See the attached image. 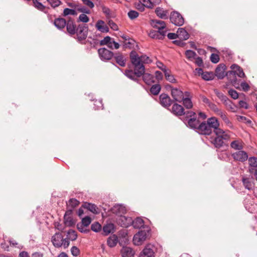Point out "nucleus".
Instances as JSON below:
<instances>
[{
    "mask_svg": "<svg viewBox=\"0 0 257 257\" xmlns=\"http://www.w3.org/2000/svg\"><path fill=\"white\" fill-rule=\"evenodd\" d=\"M237 119L239 121L243 122L246 124H250L251 123V121L250 119L241 115H237Z\"/></svg>",
    "mask_w": 257,
    "mask_h": 257,
    "instance_id": "54",
    "label": "nucleus"
},
{
    "mask_svg": "<svg viewBox=\"0 0 257 257\" xmlns=\"http://www.w3.org/2000/svg\"><path fill=\"white\" fill-rule=\"evenodd\" d=\"M172 104H173L172 108L169 109L171 112V113L177 116L183 115H184L183 117L186 116L187 111H185L184 108L182 105L178 104L175 101L173 102Z\"/></svg>",
    "mask_w": 257,
    "mask_h": 257,
    "instance_id": "11",
    "label": "nucleus"
},
{
    "mask_svg": "<svg viewBox=\"0 0 257 257\" xmlns=\"http://www.w3.org/2000/svg\"><path fill=\"white\" fill-rule=\"evenodd\" d=\"M151 25L156 29L159 28H160L161 29H165L166 27V25L164 21L158 20H151Z\"/></svg>",
    "mask_w": 257,
    "mask_h": 257,
    "instance_id": "28",
    "label": "nucleus"
},
{
    "mask_svg": "<svg viewBox=\"0 0 257 257\" xmlns=\"http://www.w3.org/2000/svg\"><path fill=\"white\" fill-rule=\"evenodd\" d=\"M77 10L73 9L65 8L61 15L62 17H66L68 15L76 16L77 15Z\"/></svg>",
    "mask_w": 257,
    "mask_h": 257,
    "instance_id": "36",
    "label": "nucleus"
},
{
    "mask_svg": "<svg viewBox=\"0 0 257 257\" xmlns=\"http://www.w3.org/2000/svg\"><path fill=\"white\" fill-rule=\"evenodd\" d=\"M91 222V218L87 216L82 219L81 224H83L84 226L87 227L90 224Z\"/></svg>",
    "mask_w": 257,
    "mask_h": 257,
    "instance_id": "51",
    "label": "nucleus"
},
{
    "mask_svg": "<svg viewBox=\"0 0 257 257\" xmlns=\"http://www.w3.org/2000/svg\"><path fill=\"white\" fill-rule=\"evenodd\" d=\"M214 73L213 72H204L202 78L206 81L212 80L214 78Z\"/></svg>",
    "mask_w": 257,
    "mask_h": 257,
    "instance_id": "40",
    "label": "nucleus"
},
{
    "mask_svg": "<svg viewBox=\"0 0 257 257\" xmlns=\"http://www.w3.org/2000/svg\"><path fill=\"white\" fill-rule=\"evenodd\" d=\"M80 204V202L75 198H70L66 203V207L74 209Z\"/></svg>",
    "mask_w": 257,
    "mask_h": 257,
    "instance_id": "31",
    "label": "nucleus"
},
{
    "mask_svg": "<svg viewBox=\"0 0 257 257\" xmlns=\"http://www.w3.org/2000/svg\"><path fill=\"white\" fill-rule=\"evenodd\" d=\"M142 76H143V81L147 85H150L151 83L155 82L154 80V76L150 73H145V71Z\"/></svg>",
    "mask_w": 257,
    "mask_h": 257,
    "instance_id": "29",
    "label": "nucleus"
},
{
    "mask_svg": "<svg viewBox=\"0 0 257 257\" xmlns=\"http://www.w3.org/2000/svg\"><path fill=\"white\" fill-rule=\"evenodd\" d=\"M112 211L113 213L116 214L119 216L121 214L124 213L126 212V210L122 205H116L113 206Z\"/></svg>",
    "mask_w": 257,
    "mask_h": 257,
    "instance_id": "30",
    "label": "nucleus"
},
{
    "mask_svg": "<svg viewBox=\"0 0 257 257\" xmlns=\"http://www.w3.org/2000/svg\"><path fill=\"white\" fill-rule=\"evenodd\" d=\"M89 28L86 24H78L77 25L74 20L73 22L69 23L67 27V34L73 37L77 42L82 43L88 35Z\"/></svg>",
    "mask_w": 257,
    "mask_h": 257,
    "instance_id": "2",
    "label": "nucleus"
},
{
    "mask_svg": "<svg viewBox=\"0 0 257 257\" xmlns=\"http://www.w3.org/2000/svg\"><path fill=\"white\" fill-rule=\"evenodd\" d=\"M95 28L97 30L101 33H107L109 32V28L101 20H98L95 24Z\"/></svg>",
    "mask_w": 257,
    "mask_h": 257,
    "instance_id": "21",
    "label": "nucleus"
},
{
    "mask_svg": "<svg viewBox=\"0 0 257 257\" xmlns=\"http://www.w3.org/2000/svg\"><path fill=\"white\" fill-rule=\"evenodd\" d=\"M137 56L139 58V60L140 61L141 64H144L143 63H150L152 62V61L150 58L146 55H142L140 57L137 53Z\"/></svg>",
    "mask_w": 257,
    "mask_h": 257,
    "instance_id": "44",
    "label": "nucleus"
},
{
    "mask_svg": "<svg viewBox=\"0 0 257 257\" xmlns=\"http://www.w3.org/2000/svg\"><path fill=\"white\" fill-rule=\"evenodd\" d=\"M116 63L121 67H124L126 64V59L124 56L120 53H114L113 57Z\"/></svg>",
    "mask_w": 257,
    "mask_h": 257,
    "instance_id": "22",
    "label": "nucleus"
},
{
    "mask_svg": "<svg viewBox=\"0 0 257 257\" xmlns=\"http://www.w3.org/2000/svg\"><path fill=\"white\" fill-rule=\"evenodd\" d=\"M94 105L96 109H99L103 108L102 100H97L94 101Z\"/></svg>",
    "mask_w": 257,
    "mask_h": 257,
    "instance_id": "60",
    "label": "nucleus"
},
{
    "mask_svg": "<svg viewBox=\"0 0 257 257\" xmlns=\"http://www.w3.org/2000/svg\"><path fill=\"white\" fill-rule=\"evenodd\" d=\"M64 223L66 225L71 227L74 225V221L71 216L64 217Z\"/></svg>",
    "mask_w": 257,
    "mask_h": 257,
    "instance_id": "48",
    "label": "nucleus"
},
{
    "mask_svg": "<svg viewBox=\"0 0 257 257\" xmlns=\"http://www.w3.org/2000/svg\"><path fill=\"white\" fill-rule=\"evenodd\" d=\"M77 11L79 12L82 13V14L86 15L90 14V11L85 6L78 7L77 9Z\"/></svg>",
    "mask_w": 257,
    "mask_h": 257,
    "instance_id": "52",
    "label": "nucleus"
},
{
    "mask_svg": "<svg viewBox=\"0 0 257 257\" xmlns=\"http://www.w3.org/2000/svg\"><path fill=\"white\" fill-rule=\"evenodd\" d=\"M118 242V237L115 234L110 235L107 240V244L111 248L115 246Z\"/></svg>",
    "mask_w": 257,
    "mask_h": 257,
    "instance_id": "26",
    "label": "nucleus"
},
{
    "mask_svg": "<svg viewBox=\"0 0 257 257\" xmlns=\"http://www.w3.org/2000/svg\"><path fill=\"white\" fill-rule=\"evenodd\" d=\"M223 133L220 135H216V137L212 141V143L216 148L220 149L226 146L225 141H227L230 139V136L226 134L223 130Z\"/></svg>",
    "mask_w": 257,
    "mask_h": 257,
    "instance_id": "6",
    "label": "nucleus"
},
{
    "mask_svg": "<svg viewBox=\"0 0 257 257\" xmlns=\"http://www.w3.org/2000/svg\"><path fill=\"white\" fill-rule=\"evenodd\" d=\"M91 229L95 232H98L101 229V225L98 222H95L91 225Z\"/></svg>",
    "mask_w": 257,
    "mask_h": 257,
    "instance_id": "47",
    "label": "nucleus"
},
{
    "mask_svg": "<svg viewBox=\"0 0 257 257\" xmlns=\"http://www.w3.org/2000/svg\"><path fill=\"white\" fill-rule=\"evenodd\" d=\"M67 236H68L67 238L72 241L75 240L77 239V236H78L77 232L73 229H69L67 231Z\"/></svg>",
    "mask_w": 257,
    "mask_h": 257,
    "instance_id": "41",
    "label": "nucleus"
},
{
    "mask_svg": "<svg viewBox=\"0 0 257 257\" xmlns=\"http://www.w3.org/2000/svg\"><path fill=\"white\" fill-rule=\"evenodd\" d=\"M228 93L230 97L234 99H236L238 97V94L237 92L233 89H230L228 90Z\"/></svg>",
    "mask_w": 257,
    "mask_h": 257,
    "instance_id": "55",
    "label": "nucleus"
},
{
    "mask_svg": "<svg viewBox=\"0 0 257 257\" xmlns=\"http://www.w3.org/2000/svg\"><path fill=\"white\" fill-rule=\"evenodd\" d=\"M139 13L135 10H130L127 13V16L131 20H134L138 17Z\"/></svg>",
    "mask_w": 257,
    "mask_h": 257,
    "instance_id": "49",
    "label": "nucleus"
},
{
    "mask_svg": "<svg viewBox=\"0 0 257 257\" xmlns=\"http://www.w3.org/2000/svg\"><path fill=\"white\" fill-rule=\"evenodd\" d=\"M226 66L224 64H219L215 69L214 76H216L219 79H222L226 76Z\"/></svg>",
    "mask_w": 257,
    "mask_h": 257,
    "instance_id": "18",
    "label": "nucleus"
},
{
    "mask_svg": "<svg viewBox=\"0 0 257 257\" xmlns=\"http://www.w3.org/2000/svg\"><path fill=\"white\" fill-rule=\"evenodd\" d=\"M122 257H133L135 254L134 250L130 247L123 246L120 250Z\"/></svg>",
    "mask_w": 257,
    "mask_h": 257,
    "instance_id": "24",
    "label": "nucleus"
},
{
    "mask_svg": "<svg viewBox=\"0 0 257 257\" xmlns=\"http://www.w3.org/2000/svg\"><path fill=\"white\" fill-rule=\"evenodd\" d=\"M171 95L173 98L174 102H178L179 103L182 102L184 97L183 91L176 88H172Z\"/></svg>",
    "mask_w": 257,
    "mask_h": 257,
    "instance_id": "16",
    "label": "nucleus"
},
{
    "mask_svg": "<svg viewBox=\"0 0 257 257\" xmlns=\"http://www.w3.org/2000/svg\"><path fill=\"white\" fill-rule=\"evenodd\" d=\"M135 42H136L134 39L130 38L128 41L124 44V46L125 48L128 47L130 48H132L134 47Z\"/></svg>",
    "mask_w": 257,
    "mask_h": 257,
    "instance_id": "64",
    "label": "nucleus"
},
{
    "mask_svg": "<svg viewBox=\"0 0 257 257\" xmlns=\"http://www.w3.org/2000/svg\"><path fill=\"white\" fill-rule=\"evenodd\" d=\"M63 236L60 232H56L51 238L53 245L55 247H60L63 245Z\"/></svg>",
    "mask_w": 257,
    "mask_h": 257,
    "instance_id": "17",
    "label": "nucleus"
},
{
    "mask_svg": "<svg viewBox=\"0 0 257 257\" xmlns=\"http://www.w3.org/2000/svg\"><path fill=\"white\" fill-rule=\"evenodd\" d=\"M132 225L135 228H141L144 226V221L141 217H137L134 220H133Z\"/></svg>",
    "mask_w": 257,
    "mask_h": 257,
    "instance_id": "34",
    "label": "nucleus"
},
{
    "mask_svg": "<svg viewBox=\"0 0 257 257\" xmlns=\"http://www.w3.org/2000/svg\"><path fill=\"white\" fill-rule=\"evenodd\" d=\"M112 39L110 37L107 36L105 37L103 40H101L99 44L101 46L107 45L108 48L113 49V47L112 45Z\"/></svg>",
    "mask_w": 257,
    "mask_h": 257,
    "instance_id": "33",
    "label": "nucleus"
},
{
    "mask_svg": "<svg viewBox=\"0 0 257 257\" xmlns=\"http://www.w3.org/2000/svg\"><path fill=\"white\" fill-rule=\"evenodd\" d=\"M230 146L232 148H233L235 150H240L242 149V147L240 145H239L237 141H234L232 142L230 144Z\"/></svg>",
    "mask_w": 257,
    "mask_h": 257,
    "instance_id": "61",
    "label": "nucleus"
},
{
    "mask_svg": "<svg viewBox=\"0 0 257 257\" xmlns=\"http://www.w3.org/2000/svg\"><path fill=\"white\" fill-rule=\"evenodd\" d=\"M161 89V86L159 84L153 85L150 88L151 93L154 95H157Z\"/></svg>",
    "mask_w": 257,
    "mask_h": 257,
    "instance_id": "38",
    "label": "nucleus"
},
{
    "mask_svg": "<svg viewBox=\"0 0 257 257\" xmlns=\"http://www.w3.org/2000/svg\"><path fill=\"white\" fill-rule=\"evenodd\" d=\"M207 125L210 127V130L215 133V135H220L223 133L222 129L219 127V122L217 118L215 117H211L207 119L206 121Z\"/></svg>",
    "mask_w": 257,
    "mask_h": 257,
    "instance_id": "8",
    "label": "nucleus"
},
{
    "mask_svg": "<svg viewBox=\"0 0 257 257\" xmlns=\"http://www.w3.org/2000/svg\"><path fill=\"white\" fill-rule=\"evenodd\" d=\"M82 207L95 214H98L100 213V209L94 204L85 202L82 204Z\"/></svg>",
    "mask_w": 257,
    "mask_h": 257,
    "instance_id": "20",
    "label": "nucleus"
},
{
    "mask_svg": "<svg viewBox=\"0 0 257 257\" xmlns=\"http://www.w3.org/2000/svg\"><path fill=\"white\" fill-rule=\"evenodd\" d=\"M232 157L234 160L241 162H244L248 159V155L244 151L239 150L232 154Z\"/></svg>",
    "mask_w": 257,
    "mask_h": 257,
    "instance_id": "19",
    "label": "nucleus"
},
{
    "mask_svg": "<svg viewBox=\"0 0 257 257\" xmlns=\"http://www.w3.org/2000/svg\"><path fill=\"white\" fill-rule=\"evenodd\" d=\"M185 55L186 58L190 60L195 59L197 56L196 52L191 50H186L185 52Z\"/></svg>",
    "mask_w": 257,
    "mask_h": 257,
    "instance_id": "45",
    "label": "nucleus"
},
{
    "mask_svg": "<svg viewBox=\"0 0 257 257\" xmlns=\"http://www.w3.org/2000/svg\"><path fill=\"white\" fill-rule=\"evenodd\" d=\"M171 22L175 26H182L184 24V19L181 14L177 11H174L170 15Z\"/></svg>",
    "mask_w": 257,
    "mask_h": 257,
    "instance_id": "9",
    "label": "nucleus"
},
{
    "mask_svg": "<svg viewBox=\"0 0 257 257\" xmlns=\"http://www.w3.org/2000/svg\"><path fill=\"white\" fill-rule=\"evenodd\" d=\"M89 21V18L85 14H80L76 20L77 23L82 22L83 24H86Z\"/></svg>",
    "mask_w": 257,
    "mask_h": 257,
    "instance_id": "43",
    "label": "nucleus"
},
{
    "mask_svg": "<svg viewBox=\"0 0 257 257\" xmlns=\"http://www.w3.org/2000/svg\"><path fill=\"white\" fill-rule=\"evenodd\" d=\"M101 9L106 18L110 17L111 11L108 8L104 6Z\"/></svg>",
    "mask_w": 257,
    "mask_h": 257,
    "instance_id": "62",
    "label": "nucleus"
},
{
    "mask_svg": "<svg viewBox=\"0 0 257 257\" xmlns=\"http://www.w3.org/2000/svg\"><path fill=\"white\" fill-rule=\"evenodd\" d=\"M71 252L73 256H77L80 254L79 249L76 246H73L71 248Z\"/></svg>",
    "mask_w": 257,
    "mask_h": 257,
    "instance_id": "57",
    "label": "nucleus"
},
{
    "mask_svg": "<svg viewBox=\"0 0 257 257\" xmlns=\"http://www.w3.org/2000/svg\"><path fill=\"white\" fill-rule=\"evenodd\" d=\"M177 33H178V37H180L183 40H186L189 38L190 35L185 28H178Z\"/></svg>",
    "mask_w": 257,
    "mask_h": 257,
    "instance_id": "27",
    "label": "nucleus"
},
{
    "mask_svg": "<svg viewBox=\"0 0 257 257\" xmlns=\"http://www.w3.org/2000/svg\"><path fill=\"white\" fill-rule=\"evenodd\" d=\"M117 224L122 227H128L132 225L133 219L129 216L120 215L117 218Z\"/></svg>",
    "mask_w": 257,
    "mask_h": 257,
    "instance_id": "13",
    "label": "nucleus"
},
{
    "mask_svg": "<svg viewBox=\"0 0 257 257\" xmlns=\"http://www.w3.org/2000/svg\"><path fill=\"white\" fill-rule=\"evenodd\" d=\"M210 59L212 63L216 64L219 62L220 58L218 54L215 53H212L210 57Z\"/></svg>",
    "mask_w": 257,
    "mask_h": 257,
    "instance_id": "50",
    "label": "nucleus"
},
{
    "mask_svg": "<svg viewBox=\"0 0 257 257\" xmlns=\"http://www.w3.org/2000/svg\"><path fill=\"white\" fill-rule=\"evenodd\" d=\"M230 68L231 70L228 71L226 73V76L232 84L235 87V85L237 84L236 75L240 78H243L245 77V74L243 72V69L237 64H232L230 66Z\"/></svg>",
    "mask_w": 257,
    "mask_h": 257,
    "instance_id": "3",
    "label": "nucleus"
},
{
    "mask_svg": "<svg viewBox=\"0 0 257 257\" xmlns=\"http://www.w3.org/2000/svg\"><path fill=\"white\" fill-rule=\"evenodd\" d=\"M159 100L160 104L168 109L174 102L173 99H171L168 94L166 93H162L159 96Z\"/></svg>",
    "mask_w": 257,
    "mask_h": 257,
    "instance_id": "12",
    "label": "nucleus"
},
{
    "mask_svg": "<svg viewBox=\"0 0 257 257\" xmlns=\"http://www.w3.org/2000/svg\"><path fill=\"white\" fill-rule=\"evenodd\" d=\"M158 30L154 31V33L159 34L160 38H162V40L163 39L164 37L166 36V31L164 30V29H161L160 28H157Z\"/></svg>",
    "mask_w": 257,
    "mask_h": 257,
    "instance_id": "59",
    "label": "nucleus"
},
{
    "mask_svg": "<svg viewBox=\"0 0 257 257\" xmlns=\"http://www.w3.org/2000/svg\"><path fill=\"white\" fill-rule=\"evenodd\" d=\"M151 229L148 227H144L135 234L133 237V242L135 245H140L150 235Z\"/></svg>",
    "mask_w": 257,
    "mask_h": 257,
    "instance_id": "5",
    "label": "nucleus"
},
{
    "mask_svg": "<svg viewBox=\"0 0 257 257\" xmlns=\"http://www.w3.org/2000/svg\"><path fill=\"white\" fill-rule=\"evenodd\" d=\"M242 182L245 188L248 190H251L253 187V184L251 181V179L249 178L243 177L242 179Z\"/></svg>",
    "mask_w": 257,
    "mask_h": 257,
    "instance_id": "32",
    "label": "nucleus"
},
{
    "mask_svg": "<svg viewBox=\"0 0 257 257\" xmlns=\"http://www.w3.org/2000/svg\"><path fill=\"white\" fill-rule=\"evenodd\" d=\"M130 59L132 64L128 65L130 68L133 66L134 70L132 69H126L124 71V74L129 79L138 82V78L141 77L145 72V66L140 64V61L137 56V52L132 51L130 53Z\"/></svg>",
    "mask_w": 257,
    "mask_h": 257,
    "instance_id": "1",
    "label": "nucleus"
},
{
    "mask_svg": "<svg viewBox=\"0 0 257 257\" xmlns=\"http://www.w3.org/2000/svg\"><path fill=\"white\" fill-rule=\"evenodd\" d=\"M214 92L216 96L223 102V103L227 101V100L229 99L226 95H224L222 93L220 92L217 89H215L214 90Z\"/></svg>",
    "mask_w": 257,
    "mask_h": 257,
    "instance_id": "42",
    "label": "nucleus"
},
{
    "mask_svg": "<svg viewBox=\"0 0 257 257\" xmlns=\"http://www.w3.org/2000/svg\"><path fill=\"white\" fill-rule=\"evenodd\" d=\"M217 115H219L221 117V118L222 119V120L224 121L225 123H231L229 119L227 117L226 114L223 112L222 111H220Z\"/></svg>",
    "mask_w": 257,
    "mask_h": 257,
    "instance_id": "53",
    "label": "nucleus"
},
{
    "mask_svg": "<svg viewBox=\"0 0 257 257\" xmlns=\"http://www.w3.org/2000/svg\"><path fill=\"white\" fill-rule=\"evenodd\" d=\"M155 13L159 18L162 19L166 20L168 18V11L164 10L162 8L157 7L155 9Z\"/></svg>",
    "mask_w": 257,
    "mask_h": 257,
    "instance_id": "25",
    "label": "nucleus"
},
{
    "mask_svg": "<svg viewBox=\"0 0 257 257\" xmlns=\"http://www.w3.org/2000/svg\"><path fill=\"white\" fill-rule=\"evenodd\" d=\"M98 54L101 60L107 61L111 60L114 55V53L105 48H101L98 50Z\"/></svg>",
    "mask_w": 257,
    "mask_h": 257,
    "instance_id": "10",
    "label": "nucleus"
},
{
    "mask_svg": "<svg viewBox=\"0 0 257 257\" xmlns=\"http://www.w3.org/2000/svg\"><path fill=\"white\" fill-rule=\"evenodd\" d=\"M108 25L113 31H116L118 30V27L117 25L112 20H109L108 22Z\"/></svg>",
    "mask_w": 257,
    "mask_h": 257,
    "instance_id": "63",
    "label": "nucleus"
},
{
    "mask_svg": "<svg viewBox=\"0 0 257 257\" xmlns=\"http://www.w3.org/2000/svg\"><path fill=\"white\" fill-rule=\"evenodd\" d=\"M157 67L161 69L164 73H165V72H167L169 69H168L166 66L161 62L160 61H157Z\"/></svg>",
    "mask_w": 257,
    "mask_h": 257,
    "instance_id": "58",
    "label": "nucleus"
},
{
    "mask_svg": "<svg viewBox=\"0 0 257 257\" xmlns=\"http://www.w3.org/2000/svg\"><path fill=\"white\" fill-rule=\"evenodd\" d=\"M182 119L188 127L197 131L198 130V126L201 123L199 119L197 118L196 113L192 110H187L186 116L183 117Z\"/></svg>",
    "mask_w": 257,
    "mask_h": 257,
    "instance_id": "4",
    "label": "nucleus"
},
{
    "mask_svg": "<svg viewBox=\"0 0 257 257\" xmlns=\"http://www.w3.org/2000/svg\"><path fill=\"white\" fill-rule=\"evenodd\" d=\"M198 127V130L197 132L200 135L209 136L212 133L206 121L201 122Z\"/></svg>",
    "mask_w": 257,
    "mask_h": 257,
    "instance_id": "15",
    "label": "nucleus"
},
{
    "mask_svg": "<svg viewBox=\"0 0 257 257\" xmlns=\"http://www.w3.org/2000/svg\"><path fill=\"white\" fill-rule=\"evenodd\" d=\"M183 104L186 109H191L193 107V103L190 97H184L182 100Z\"/></svg>",
    "mask_w": 257,
    "mask_h": 257,
    "instance_id": "39",
    "label": "nucleus"
},
{
    "mask_svg": "<svg viewBox=\"0 0 257 257\" xmlns=\"http://www.w3.org/2000/svg\"><path fill=\"white\" fill-rule=\"evenodd\" d=\"M115 231V226L112 223H106L102 227V233L103 235H107Z\"/></svg>",
    "mask_w": 257,
    "mask_h": 257,
    "instance_id": "23",
    "label": "nucleus"
},
{
    "mask_svg": "<svg viewBox=\"0 0 257 257\" xmlns=\"http://www.w3.org/2000/svg\"><path fill=\"white\" fill-rule=\"evenodd\" d=\"M250 166L253 167H257V157H251L248 159Z\"/></svg>",
    "mask_w": 257,
    "mask_h": 257,
    "instance_id": "56",
    "label": "nucleus"
},
{
    "mask_svg": "<svg viewBox=\"0 0 257 257\" xmlns=\"http://www.w3.org/2000/svg\"><path fill=\"white\" fill-rule=\"evenodd\" d=\"M154 246L147 244L140 252L139 257H155Z\"/></svg>",
    "mask_w": 257,
    "mask_h": 257,
    "instance_id": "14",
    "label": "nucleus"
},
{
    "mask_svg": "<svg viewBox=\"0 0 257 257\" xmlns=\"http://www.w3.org/2000/svg\"><path fill=\"white\" fill-rule=\"evenodd\" d=\"M47 1L53 9H55L62 4L60 0H47Z\"/></svg>",
    "mask_w": 257,
    "mask_h": 257,
    "instance_id": "46",
    "label": "nucleus"
},
{
    "mask_svg": "<svg viewBox=\"0 0 257 257\" xmlns=\"http://www.w3.org/2000/svg\"><path fill=\"white\" fill-rule=\"evenodd\" d=\"M223 104L227 109L230 110L233 112L236 111L237 106L234 104L229 99H228L227 101H225Z\"/></svg>",
    "mask_w": 257,
    "mask_h": 257,
    "instance_id": "35",
    "label": "nucleus"
},
{
    "mask_svg": "<svg viewBox=\"0 0 257 257\" xmlns=\"http://www.w3.org/2000/svg\"><path fill=\"white\" fill-rule=\"evenodd\" d=\"M164 75L166 80L171 83H176L177 81L174 77V76L171 74V70L169 69L167 72H165Z\"/></svg>",
    "mask_w": 257,
    "mask_h": 257,
    "instance_id": "37",
    "label": "nucleus"
},
{
    "mask_svg": "<svg viewBox=\"0 0 257 257\" xmlns=\"http://www.w3.org/2000/svg\"><path fill=\"white\" fill-rule=\"evenodd\" d=\"M74 19L72 18H69L66 20L64 18L59 17L54 20L53 25L59 31H63L64 28H66V33H67V27L69 25V23H72Z\"/></svg>",
    "mask_w": 257,
    "mask_h": 257,
    "instance_id": "7",
    "label": "nucleus"
}]
</instances>
